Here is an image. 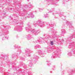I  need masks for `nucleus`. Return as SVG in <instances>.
I'll use <instances>...</instances> for the list:
<instances>
[{"label": "nucleus", "mask_w": 75, "mask_h": 75, "mask_svg": "<svg viewBox=\"0 0 75 75\" xmlns=\"http://www.w3.org/2000/svg\"><path fill=\"white\" fill-rule=\"evenodd\" d=\"M33 25L34 27H36L37 25L40 27H46L47 28H50L51 29V33L52 35V37L49 35V34H44L43 35L45 38H42L41 37H38L37 40L35 41H33L34 43H40L42 42L43 41H47L48 39L52 38L53 39H55L57 41L60 42L61 44H63L65 42L64 40L63 39H60L59 38V36L57 35H54L57 33V31L54 30V28L56 25L55 23H46L45 22L41 20H39L37 21H35L33 22Z\"/></svg>", "instance_id": "f257e3e1"}, {"label": "nucleus", "mask_w": 75, "mask_h": 75, "mask_svg": "<svg viewBox=\"0 0 75 75\" xmlns=\"http://www.w3.org/2000/svg\"><path fill=\"white\" fill-rule=\"evenodd\" d=\"M13 2L14 4L12 5L14 7L15 9V12L17 14L15 13L13 15L14 16H16V17H18V16H24V15L26 14L27 16H26V18H34V16L32 12H30V11L31 10V9H32L34 7V6L32 4L29 5H23L22 9L23 11L21 12V10L19 9V8L22 7V6L20 4V2H18V1L16 0H13Z\"/></svg>", "instance_id": "f03ea898"}, {"label": "nucleus", "mask_w": 75, "mask_h": 75, "mask_svg": "<svg viewBox=\"0 0 75 75\" xmlns=\"http://www.w3.org/2000/svg\"><path fill=\"white\" fill-rule=\"evenodd\" d=\"M8 54L6 55L4 54H1L0 55V59L1 61H5L7 64L8 65H9V67H11V68L14 71H16L17 72L16 74L18 75H25V72L23 69L20 68L21 67H23L26 70H28L27 69L28 67L27 65L23 63V62H20L19 63L20 65L18 66H16V64L15 63V61L12 62H11L10 61V59L8 58Z\"/></svg>", "instance_id": "7ed1b4c3"}, {"label": "nucleus", "mask_w": 75, "mask_h": 75, "mask_svg": "<svg viewBox=\"0 0 75 75\" xmlns=\"http://www.w3.org/2000/svg\"><path fill=\"white\" fill-rule=\"evenodd\" d=\"M45 50L47 51L48 53H50L51 52H53L54 54L51 57V59H53L55 58H59L61 54V50L58 47L49 45L47 47L45 48Z\"/></svg>", "instance_id": "20e7f679"}, {"label": "nucleus", "mask_w": 75, "mask_h": 75, "mask_svg": "<svg viewBox=\"0 0 75 75\" xmlns=\"http://www.w3.org/2000/svg\"><path fill=\"white\" fill-rule=\"evenodd\" d=\"M74 38H75V32L69 36L67 38L66 41V42H67V44H70L69 46V48H72L71 50L72 49L75 50V41H72V39Z\"/></svg>", "instance_id": "39448f33"}, {"label": "nucleus", "mask_w": 75, "mask_h": 75, "mask_svg": "<svg viewBox=\"0 0 75 75\" xmlns=\"http://www.w3.org/2000/svg\"><path fill=\"white\" fill-rule=\"evenodd\" d=\"M13 47L15 49H16L17 51L16 53H14L11 55V56L13 59H16V57L19 56L20 54H21L22 52V51L21 50V47L16 45H14Z\"/></svg>", "instance_id": "423d86ee"}, {"label": "nucleus", "mask_w": 75, "mask_h": 75, "mask_svg": "<svg viewBox=\"0 0 75 75\" xmlns=\"http://www.w3.org/2000/svg\"><path fill=\"white\" fill-rule=\"evenodd\" d=\"M9 34V31L8 30V29H5L4 31L1 30L0 31V37L2 40H5L8 39V36H7V34Z\"/></svg>", "instance_id": "0eeeda50"}, {"label": "nucleus", "mask_w": 75, "mask_h": 75, "mask_svg": "<svg viewBox=\"0 0 75 75\" xmlns=\"http://www.w3.org/2000/svg\"><path fill=\"white\" fill-rule=\"evenodd\" d=\"M25 30L27 32L31 31L32 33L34 34L35 35H37L38 34H39L41 31L40 30H36L35 29H32L31 26L30 25H28V27L25 28Z\"/></svg>", "instance_id": "6e6552de"}, {"label": "nucleus", "mask_w": 75, "mask_h": 75, "mask_svg": "<svg viewBox=\"0 0 75 75\" xmlns=\"http://www.w3.org/2000/svg\"><path fill=\"white\" fill-rule=\"evenodd\" d=\"M39 58V57L38 56L36 55L33 56V58H31V60H29L28 61V62L29 63V66L30 67H32L33 65V63H34V60L35 64H36L37 63V60Z\"/></svg>", "instance_id": "1a4fd4ad"}, {"label": "nucleus", "mask_w": 75, "mask_h": 75, "mask_svg": "<svg viewBox=\"0 0 75 75\" xmlns=\"http://www.w3.org/2000/svg\"><path fill=\"white\" fill-rule=\"evenodd\" d=\"M59 0H45V1L47 3L46 6H47L50 4L53 5L54 6H59L58 4H57Z\"/></svg>", "instance_id": "9d476101"}, {"label": "nucleus", "mask_w": 75, "mask_h": 75, "mask_svg": "<svg viewBox=\"0 0 75 75\" xmlns=\"http://www.w3.org/2000/svg\"><path fill=\"white\" fill-rule=\"evenodd\" d=\"M61 11L62 10L61 9H59L57 11L53 12L52 14L54 15V16H55V14H59L60 17H62L63 20H64V19H65V18L66 17V16L63 15V12H61Z\"/></svg>", "instance_id": "9b49d317"}, {"label": "nucleus", "mask_w": 75, "mask_h": 75, "mask_svg": "<svg viewBox=\"0 0 75 75\" xmlns=\"http://www.w3.org/2000/svg\"><path fill=\"white\" fill-rule=\"evenodd\" d=\"M11 21H12L11 23H14V26L17 24H20L21 25H23V22L21 20H20L18 19H11Z\"/></svg>", "instance_id": "f8f14e48"}, {"label": "nucleus", "mask_w": 75, "mask_h": 75, "mask_svg": "<svg viewBox=\"0 0 75 75\" xmlns=\"http://www.w3.org/2000/svg\"><path fill=\"white\" fill-rule=\"evenodd\" d=\"M25 55H27V57H31V55L30 54L32 53L33 51L30 50V49L27 48L26 50H25Z\"/></svg>", "instance_id": "ddd939ff"}, {"label": "nucleus", "mask_w": 75, "mask_h": 75, "mask_svg": "<svg viewBox=\"0 0 75 75\" xmlns=\"http://www.w3.org/2000/svg\"><path fill=\"white\" fill-rule=\"evenodd\" d=\"M14 30L17 31H21L23 30V26L20 25H16L15 26Z\"/></svg>", "instance_id": "4468645a"}, {"label": "nucleus", "mask_w": 75, "mask_h": 75, "mask_svg": "<svg viewBox=\"0 0 75 75\" xmlns=\"http://www.w3.org/2000/svg\"><path fill=\"white\" fill-rule=\"evenodd\" d=\"M37 52H38V54L40 55L41 57H44V55L45 54V51L38 50H37Z\"/></svg>", "instance_id": "2eb2a0df"}, {"label": "nucleus", "mask_w": 75, "mask_h": 75, "mask_svg": "<svg viewBox=\"0 0 75 75\" xmlns=\"http://www.w3.org/2000/svg\"><path fill=\"white\" fill-rule=\"evenodd\" d=\"M67 55L68 56H71L72 55H73L75 57V50L72 49V50H71L70 52H69L67 54Z\"/></svg>", "instance_id": "dca6fc26"}, {"label": "nucleus", "mask_w": 75, "mask_h": 75, "mask_svg": "<svg viewBox=\"0 0 75 75\" xmlns=\"http://www.w3.org/2000/svg\"><path fill=\"white\" fill-rule=\"evenodd\" d=\"M66 24L67 26H69L70 30H73L74 29V27L72 25V24L70 22L68 21H66Z\"/></svg>", "instance_id": "f3484780"}, {"label": "nucleus", "mask_w": 75, "mask_h": 75, "mask_svg": "<svg viewBox=\"0 0 75 75\" xmlns=\"http://www.w3.org/2000/svg\"><path fill=\"white\" fill-rule=\"evenodd\" d=\"M3 14L4 15L3 17H6V16H7L6 13L5 11L0 10V16L3 15ZM1 21V18L0 17V21Z\"/></svg>", "instance_id": "a211bd4d"}, {"label": "nucleus", "mask_w": 75, "mask_h": 75, "mask_svg": "<svg viewBox=\"0 0 75 75\" xmlns=\"http://www.w3.org/2000/svg\"><path fill=\"white\" fill-rule=\"evenodd\" d=\"M27 38L28 40H30L33 38V36L31 34H29L27 35Z\"/></svg>", "instance_id": "6ab92c4d"}, {"label": "nucleus", "mask_w": 75, "mask_h": 75, "mask_svg": "<svg viewBox=\"0 0 75 75\" xmlns=\"http://www.w3.org/2000/svg\"><path fill=\"white\" fill-rule=\"evenodd\" d=\"M62 31V35H64V34L66 33V31L64 29H63L61 30Z\"/></svg>", "instance_id": "aec40b11"}, {"label": "nucleus", "mask_w": 75, "mask_h": 75, "mask_svg": "<svg viewBox=\"0 0 75 75\" xmlns=\"http://www.w3.org/2000/svg\"><path fill=\"white\" fill-rule=\"evenodd\" d=\"M55 8H51V10H48V11L49 12L48 13H51L52 12H54V11H55Z\"/></svg>", "instance_id": "412c9836"}, {"label": "nucleus", "mask_w": 75, "mask_h": 75, "mask_svg": "<svg viewBox=\"0 0 75 75\" xmlns=\"http://www.w3.org/2000/svg\"><path fill=\"white\" fill-rule=\"evenodd\" d=\"M46 62H47V65H48V66H50L51 65V63L50 62V61L49 60H47L46 61Z\"/></svg>", "instance_id": "4be33fe9"}, {"label": "nucleus", "mask_w": 75, "mask_h": 75, "mask_svg": "<svg viewBox=\"0 0 75 75\" xmlns=\"http://www.w3.org/2000/svg\"><path fill=\"white\" fill-rule=\"evenodd\" d=\"M34 47L35 49H37V48H41V46H40V45H36L34 46Z\"/></svg>", "instance_id": "5701e85b"}, {"label": "nucleus", "mask_w": 75, "mask_h": 75, "mask_svg": "<svg viewBox=\"0 0 75 75\" xmlns=\"http://www.w3.org/2000/svg\"><path fill=\"white\" fill-rule=\"evenodd\" d=\"M49 17V15H48V13H47L44 16V17H45V18H48Z\"/></svg>", "instance_id": "b1692460"}, {"label": "nucleus", "mask_w": 75, "mask_h": 75, "mask_svg": "<svg viewBox=\"0 0 75 75\" xmlns=\"http://www.w3.org/2000/svg\"><path fill=\"white\" fill-rule=\"evenodd\" d=\"M50 44L51 45H54V41L53 40L50 41Z\"/></svg>", "instance_id": "393cba45"}, {"label": "nucleus", "mask_w": 75, "mask_h": 75, "mask_svg": "<svg viewBox=\"0 0 75 75\" xmlns=\"http://www.w3.org/2000/svg\"><path fill=\"white\" fill-rule=\"evenodd\" d=\"M20 59L21 60H23V61H25V58L23 57L22 56L20 57Z\"/></svg>", "instance_id": "a878e982"}, {"label": "nucleus", "mask_w": 75, "mask_h": 75, "mask_svg": "<svg viewBox=\"0 0 75 75\" xmlns=\"http://www.w3.org/2000/svg\"><path fill=\"white\" fill-rule=\"evenodd\" d=\"M64 27H65V23H64L63 24L62 26V28H64Z\"/></svg>", "instance_id": "bb28decb"}, {"label": "nucleus", "mask_w": 75, "mask_h": 75, "mask_svg": "<svg viewBox=\"0 0 75 75\" xmlns=\"http://www.w3.org/2000/svg\"><path fill=\"white\" fill-rule=\"evenodd\" d=\"M52 70L54 71L55 70V66H52Z\"/></svg>", "instance_id": "cd10ccee"}, {"label": "nucleus", "mask_w": 75, "mask_h": 75, "mask_svg": "<svg viewBox=\"0 0 75 75\" xmlns=\"http://www.w3.org/2000/svg\"><path fill=\"white\" fill-rule=\"evenodd\" d=\"M43 10L44 8H39V10L40 12L42 11Z\"/></svg>", "instance_id": "c85d7f7f"}, {"label": "nucleus", "mask_w": 75, "mask_h": 75, "mask_svg": "<svg viewBox=\"0 0 75 75\" xmlns=\"http://www.w3.org/2000/svg\"><path fill=\"white\" fill-rule=\"evenodd\" d=\"M28 75H33V73H32L31 72H28Z\"/></svg>", "instance_id": "c756f323"}, {"label": "nucleus", "mask_w": 75, "mask_h": 75, "mask_svg": "<svg viewBox=\"0 0 75 75\" xmlns=\"http://www.w3.org/2000/svg\"><path fill=\"white\" fill-rule=\"evenodd\" d=\"M16 38H19L20 37L19 36V35H17L16 36Z\"/></svg>", "instance_id": "7c9ffc66"}, {"label": "nucleus", "mask_w": 75, "mask_h": 75, "mask_svg": "<svg viewBox=\"0 0 75 75\" xmlns=\"http://www.w3.org/2000/svg\"><path fill=\"white\" fill-rule=\"evenodd\" d=\"M65 72L64 71H62V75H63V74H64V72Z\"/></svg>", "instance_id": "2f4dec72"}, {"label": "nucleus", "mask_w": 75, "mask_h": 75, "mask_svg": "<svg viewBox=\"0 0 75 75\" xmlns=\"http://www.w3.org/2000/svg\"><path fill=\"white\" fill-rule=\"evenodd\" d=\"M8 0V1H10V0ZM3 1V0H0V3H2Z\"/></svg>", "instance_id": "473e14b6"}, {"label": "nucleus", "mask_w": 75, "mask_h": 75, "mask_svg": "<svg viewBox=\"0 0 75 75\" xmlns=\"http://www.w3.org/2000/svg\"><path fill=\"white\" fill-rule=\"evenodd\" d=\"M3 64V62L1 61V65Z\"/></svg>", "instance_id": "72a5a7b5"}, {"label": "nucleus", "mask_w": 75, "mask_h": 75, "mask_svg": "<svg viewBox=\"0 0 75 75\" xmlns=\"http://www.w3.org/2000/svg\"><path fill=\"white\" fill-rule=\"evenodd\" d=\"M66 1V2H67L68 1H69V0H65Z\"/></svg>", "instance_id": "f704fd0d"}, {"label": "nucleus", "mask_w": 75, "mask_h": 75, "mask_svg": "<svg viewBox=\"0 0 75 75\" xmlns=\"http://www.w3.org/2000/svg\"><path fill=\"white\" fill-rule=\"evenodd\" d=\"M50 74H52V71H50Z\"/></svg>", "instance_id": "c9c22d12"}, {"label": "nucleus", "mask_w": 75, "mask_h": 75, "mask_svg": "<svg viewBox=\"0 0 75 75\" xmlns=\"http://www.w3.org/2000/svg\"><path fill=\"white\" fill-rule=\"evenodd\" d=\"M34 12H35V13H37V11H34Z\"/></svg>", "instance_id": "e433bc0d"}, {"label": "nucleus", "mask_w": 75, "mask_h": 75, "mask_svg": "<svg viewBox=\"0 0 75 75\" xmlns=\"http://www.w3.org/2000/svg\"><path fill=\"white\" fill-rule=\"evenodd\" d=\"M55 18H58V17H55Z\"/></svg>", "instance_id": "4c0bfd02"}, {"label": "nucleus", "mask_w": 75, "mask_h": 75, "mask_svg": "<svg viewBox=\"0 0 75 75\" xmlns=\"http://www.w3.org/2000/svg\"><path fill=\"white\" fill-rule=\"evenodd\" d=\"M27 1H29V0H27Z\"/></svg>", "instance_id": "58836bf2"}, {"label": "nucleus", "mask_w": 75, "mask_h": 75, "mask_svg": "<svg viewBox=\"0 0 75 75\" xmlns=\"http://www.w3.org/2000/svg\"><path fill=\"white\" fill-rule=\"evenodd\" d=\"M61 66H62V65H61Z\"/></svg>", "instance_id": "ea45409f"}, {"label": "nucleus", "mask_w": 75, "mask_h": 75, "mask_svg": "<svg viewBox=\"0 0 75 75\" xmlns=\"http://www.w3.org/2000/svg\"><path fill=\"white\" fill-rule=\"evenodd\" d=\"M61 69H62V67H61Z\"/></svg>", "instance_id": "a19ab883"}]
</instances>
